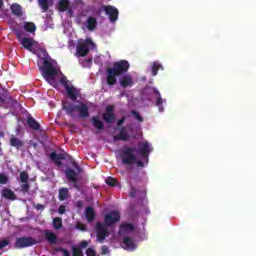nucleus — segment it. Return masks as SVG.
Segmentation results:
<instances>
[{
  "instance_id": "obj_33",
  "label": "nucleus",
  "mask_w": 256,
  "mask_h": 256,
  "mask_svg": "<svg viewBox=\"0 0 256 256\" xmlns=\"http://www.w3.org/2000/svg\"><path fill=\"white\" fill-rule=\"evenodd\" d=\"M52 225L54 229L59 230L61 227H63V220L59 217H56L53 219Z\"/></svg>"
},
{
  "instance_id": "obj_55",
  "label": "nucleus",
  "mask_w": 256,
  "mask_h": 256,
  "mask_svg": "<svg viewBox=\"0 0 256 256\" xmlns=\"http://www.w3.org/2000/svg\"><path fill=\"white\" fill-rule=\"evenodd\" d=\"M63 160H65V155L58 154V161H63Z\"/></svg>"
},
{
  "instance_id": "obj_35",
  "label": "nucleus",
  "mask_w": 256,
  "mask_h": 256,
  "mask_svg": "<svg viewBox=\"0 0 256 256\" xmlns=\"http://www.w3.org/2000/svg\"><path fill=\"white\" fill-rule=\"evenodd\" d=\"M20 181L21 183H29V173L23 171L20 173Z\"/></svg>"
},
{
  "instance_id": "obj_1",
  "label": "nucleus",
  "mask_w": 256,
  "mask_h": 256,
  "mask_svg": "<svg viewBox=\"0 0 256 256\" xmlns=\"http://www.w3.org/2000/svg\"><path fill=\"white\" fill-rule=\"evenodd\" d=\"M121 221V215L117 211H112L105 215L104 223L97 222L95 225L96 239L98 243H104L105 239L111 235L107 227H113L115 223Z\"/></svg>"
},
{
  "instance_id": "obj_22",
  "label": "nucleus",
  "mask_w": 256,
  "mask_h": 256,
  "mask_svg": "<svg viewBox=\"0 0 256 256\" xmlns=\"http://www.w3.org/2000/svg\"><path fill=\"white\" fill-rule=\"evenodd\" d=\"M27 125L28 127H30V129H33L34 131H39V129H41V125L39 124V122H37V120H35V118H33L32 116H28Z\"/></svg>"
},
{
  "instance_id": "obj_4",
  "label": "nucleus",
  "mask_w": 256,
  "mask_h": 256,
  "mask_svg": "<svg viewBox=\"0 0 256 256\" xmlns=\"http://www.w3.org/2000/svg\"><path fill=\"white\" fill-rule=\"evenodd\" d=\"M135 147L125 146L119 151L120 159L122 161V165H137V167H145V163L143 161L137 159V155H135Z\"/></svg>"
},
{
  "instance_id": "obj_32",
  "label": "nucleus",
  "mask_w": 256,
  "mask_h": 256,
  "mask_svg": "<svg viewBox=\"0 0 256 256\" xmlns=\"http://www.w3.org/2000/svg\"><path fill=\"white\" fill-rule=\"evenodd\" d=\"M159 69L163 70V64H161L159 62H153L152 68H151L153 77H155L157 75V73L159 72Z\"/></svg>"
},
{
  "instance_id": "obj_52",
  "label": "nucleus",
  "mask_w": 256,
  "mask_h": 256,
  "mask_svg": "<svg viewBox=\"0 0 256 256\" xmlns=\"http://www.w3.org/2000/svg\"><path fill=\"white\" fill-rule=\"evenodd\" d=\"M136 195H137V191L135 190L134 187H132L130 191V197L134 198Z\"/></svg>"
},
{
  "instance_id": "obj_39",
  "label": "nucleus",
  "mask_w": 256,
  "mask_h": 256,
  "mask_svg": "<svg viewBox=\"0 0 256 256\" xmlns=\"http://www.w3.org/2000/svg\"><path fill=\"white\" fill-rule=\"evenodd\" d=\"M72 251V256H83V250L81 248L73 246Z\"/></svg>"
},
{
  "instance_id": "obj_10",
  "label": "nucleus",
  "mask_w": 256,
  "mask_h": 256,
  "mask_svg": "<svg viewBox=\"0 0 256 256\" xmlns=\"http://www.w3.org/2000/svg\"><path fill=\"white\" fill-rule=\"evenodd\" d=\"M113 111H115V106L109 105L106 107V113L102 115V118L108 124L115 123V114L113 113Z\"/></svg>"
},
{
  "instance_id": "obj_18",
  "label": "nucleus",
  "mask_w": 256,
  "mask_h": 256,
  "mask_svg": "<svg viewBox=\"0 0 256 256\" xmlns=\"http://www.w3.org/2000/svg\"><path fill=\"white\" fill-rule=\"evenodd\" d=\"M123 245H124V249H126L127 251H135V240H133L130 237H125L123 239Z\"/></svg>"
},
{
  "instance_id": "obj_34",
  "label": "nucleus",
  "mask_w": 256,
  "mask_h": 256,
  "mask_svg": "<svg viewBox=\"0 0 256 256\" xmlns=\"http://www.w3.org/2000/svg\"><path fill=\"white\" fill-rule=\"evenodd\" d=\"M50 159H51L52 161H55L56 164H57L59 167H61V165H63V163H62L61 161H59V155H58L56 152H52V153L50 154Z\"/></svg>"
},
{
  "instance_id": "obj_12",
  "label": "nucleus",
  "mask_w": 256,
  "mask_h": 256,
  "mask_svg": "<svg viewBox=\"0 0 256 256\" xmlns=\"http://www.w3.org/2000/svg\"><path fill=\"white\" fill-rule=\"evenodd\" d=\"M153 93L156 95V107H158L160 113H163V111H165L163 103H166V100H163V97H161V92H159L157 88H153Z\"/></svg>"
},
{
  "instance_id": "obj_30",
  "label": "nucleus",
  "mask_w": 256,
  "mask_h": 256,
  "mask_svg": "<svg viewBox=\"0 0 256 256\" xmlns=\"http://www.w3.org/2000/svg\"><path fill=\"white\" fill-rule=\"evenodd\" d=\"M80 119H87L89 117V107L87 104H82V108H80V113H79Z\"/></svg>"
},
{
  "instance_id": "obj_15",
  "label": "nucleus",
  "mask_w": 256,
  "mask_h": 256,
  "mask_svg": "<svg viewBox=\"0 0 256 256\" xmlns=\"http://www.w3.org/2000/svg\"><path fill=\"white\" fill-rule=\"evenodd\" d=\"M65 91H66L69 99H71V101H77V97L79 95V90H77V88H75V86L66 87Z\"/></svg>"
},
{
  "instance_id": "obj_51",
  "label": "nucleus",
  "mask_w": 256,
  "mask_h": 256,
  "mask_svg": "<svg viewBox=\"0 0 256 256\" xmlns=\"http://www.w3.org/2000/svg\"><path fill=\"white\" fill-rule=\"evenodd\" d=\"M35 209H37V211H43L45 210V206L43 204H36Z\"/></svg>"
},
{
  "instance_id": "obj_31",
  "label": "nucleus",
  "mask_w": 256,
  "mask_h": 256,
  "mask_svg": "<svg viewBox=\"0 0 256 256\" xmlns=\"http://www.w3.org/2000/svg\"><path fill=\"white\" fill-rule=\"evenodd\" d=\"M38 5L42 9V13L49 11V0H38Z\"/></svg>"
},
{
  "instance_id": "obj_48",
  "label": "nucleus",
  "mask_w": 256,
  "mask_h": 256,
  "mask_svg": "<svg viewBox=\"0 0 256 256\" xmlns=\"http://www.w3.org/2000/svg\"><path fill=\"white\" fill-rule=\"evenodd\" d=\"M58 251H61V253H63V256H71V253L69 252V250L65 248H58Z\"/></svg>"
},
{
  "instance_id": "obj_21",
  "label": "nucleus",
  "mask_w": 256,
  "mask_h": 256,
  "mask_svg": "<svg viewBox=\"0 0 256 256\" xmlns=\"http://www.w3.org/2000/svg\"><path fill=\"white\" fill-rule=\"evenodd\" d=\"M10 9L12 11V15L15 17H23V8L21 5L14 3L10 6Z\"/></svg>"
},
{
  "instance_id": "obj_29",
  "label": "nucleus",
  "mask_w": 256,
  "mask_h": 256,
  "mask_svg": "<svg viewBox=\"0 0 256 256\" xmlns=\"http://www.w3.org/2000/svg\"><path fill=\"white\" fill-rule=\"evenodd\" d=\"M93 126L98 129V131H103V129L105 128L103 125V122L101 120H99L98 117L93 116L91 119Z\"/></svg>"
},
{
  "instance_id": "obj_13",
  "label": "nucleus",
  "mask_w": 256,
  "mask_h": 256,
  "mask_svg": "<svg viewBox=\"0 0 256 256\" xmlns=\"http://www.w3.org/2000/svg\"><path fill=\"white\" fill-rule=\"evenodd\" d=\"M119 83L124 89L127 87H133V77L130 74H125L119 78Z\"/></svg>"
},
{
  "instance_id": "obj_14",
  "label": "nucleus",
  "mask_w": 256,
  "mask_h": 256,
  "mask_svg": "<svg viewBox=\"0 0 256 256\" xmlns=\"http://www.w3.org/2000/svg\"><path fill=\"white\" fill-rule=\"evenodd\" d=\"M20 45H22L24 49H27V51H33V46L35 45V39L24 37L23 39H20Z\"/></svg>"
},
{
  "instance_id": "obj_5",
  "label": "nucleus",
  "mask_w": 256,
  "mask_h": 256,
  "mask_svg": "<svg viewBox=\"0 0 256 256\" xmlns=\"http://www.w3.org/2000/svg\"><path fill=\"white\" fill-rule=\"evenodd\" d=\"M94 45L93 40L91 38H87L86 40L80 42L76 47V53L78 57H87L89 55L90 47Z\"/></svg>"
},
{
  "instance_id": "obj_36",
  "label": "nucleus",
  "mask_w": 256,
  "mask_h": 256,
  "mask_svg": "<svg viewBox=\"0 0 256 256\" xmlns=\"http://www.w3.org/2000/svg\"><path fill=\"white\" fill-rule=\"evenodd\" d=\"M9 183V176L3 173H0V185H7Z\"/></svg>"
},
{
  "instance_id": "obj_26",
  "label": "nucleus",
  "mask_w": 256,
  "mask_h": 256,
  "mask_svg": "<svg viewBox=\"0 0 256 256\" xmlns=\"http://www.w3.org/2000/svg\"><path fill=\"white\" fill-rule=\"evenodd\" d=\"M69 197V188H61L58 192V199L59 201H66Z\"/></svg>"
},
{
  "instance_id": "obj_47",
  "label": "nucleus",
  "mask_w": 256,
  "mask_h": 256,
  "mask_svg": "<svg viewBox=\"0 0 256 256\" xmlns=\"http://www.w3.org/2000/svg\"><path fill=\"white\" fill-rule=\"evenodd\" d=\"M86 255L87 256H97L96 252L92 248H87Z\"/></svg>"
},
{
  "instance_id": "obj_42",
  "label": "nucleus",
  "mask_w": 256,
  "mask_h": 256,
  "mask_svg": "<svg viewBox=\"0 0 256 256\" xmlns=\"http://www.w3.org/2000/svg\"><path fill=\"white\" fill-rule=\"evenodd\" d=\"M76 229H79V231H87V225H85L83 223H78L76 225Z\"/></svg>"
},
{
  "instance_id": "obj_41",
  "label": "nucleus",
  "mask_w": 256,
  "mask_h": 256,
  "mask_svg": "<svg viewBox=\"0 0 256 256\" xmlns=\"http://www.w3.org/2000/svg\"><path fill=\"white\" fill-rule=\"evenodd\" d=\"M60 83L63 85L64 89H67L69 86V80H67V77L63 76L60 78Z\"/></svg>"
},
{
  "instance_id": "obj_57",
  "label": "nucleus",
  "mask_w": 256,
  "mask_h": 256,
  "mask_svg": "<svg viewBox=\"0 0 256 256\" xmlns=\"http://www.w3.org/2000/svg\"><path fill=\"white\" fill-rule=\"evenodd\" d=\"M0 103H5V99L0 96Z\"/></svg>"
},
{
  "instance_id": "obj_17",
  "label": "nucleus",
  "mask_w": 256,
  "mask_h": 256,
  "mask_svg": "<svg viewBox=\"0 0 256 256\" xmlns=\"http://www.w3.org/2000/svg\"><path fill=\"white\" fill-rule=\"evenodd\" d=\"M44 237L50 243V245L57 244V235L51 230H45Z\"/></svg>"
},
{
  "instance_id": "obj_6",
  "label": "nucleus",
  "mask_w": 256,
  "mask_h": 256,
  "mask_svg": "<svg viewBox=\"0 0 256 256\" xmlns=\"http://www.w3.org/2000/svg\"><path fill=\"white\" fill-rule=\"evenodd\" d=\"M37 245V239L33 237H20L17 238L14 244L16 249H27V247H33Z\"/></svg>"
},
{
  "instance_id": "obj_27",
  "label": "nucleus",
  "mask_w": 256,
  "mask_h": 256,
  "mask_svg": "<svg viewBox=\"0 0 256 256\" xmlns=\"http://www.w3.org/2000/svg\"><path fill=\"white\" fill-rule=\"evenodd\" d=\"M120 231L124 233H129L131 231H135V226L131 223H122L120 225Z\"/></svg>"
},
{
  "instance_id": "obj_3",
  "label": "nucleus",
  "mask_w": 256,
  "mask_h": 256,
  "mask_svg": "<svg viewBox=\"0 0 256 256\" xmlns=\"http://www.w3.org/2000/svg\"><path fill=\"white\" fill-rule=\"evenodd\" d=\"M129 62L127 60H119L113 63L112 67L106 69V83L108 87H113L117 84V77H121L129 71Z\"/></svg>"
},
{
  "instance_id": "obj_43",
  "label": "nucleus",
  "mask_w": 256,
  "mask_h": 256,
  "mask_svg": "<svg viewBox=\"0 0 256 256\" xmlns=\"http://www.w3.org/2000/svg\"><path fill=\"white\" fill-rule=\"evenodd\" d=\"M9 245V240L3 239L0 241V249H4V247H7Z\"/></svg>"
},
{
  "instance_id": "obj_8",
  "label": "nucleus",
  "mask_w": 256,
  "mask_h": 256,
  "mask_svg": "<svg viewBox=\"0 0 256 256\" xmlns=\"http://www.w3.org/2000/svg\"><path fill=\"white\" fill-rule=\"evenodd\" d=\"M84 104L85 103L83 102H79L78 105H74L73 103H66V104H63V109L64 111H66L69 117H71L72 119H75V111H78V113H80Z\"/></svg>"
},
{
  "instance_id": "obj_23",
  "label": "nucleus",
  "mask_w": 256,
  "mask_h": 256,
  "mask_svg": "<svg viewBox=\"0 0 256 256\" xmlns=\"http://www.w3.org/2000/svg\"><path fill=\"white\" fill-rule=\"evenodd\" d=\"M114 139H119L120 141H129V133L127 132V128L122 127L118 136H115Z\"/></svg>"
},
{
  "instance_id": "obj_20",
  "label": "nucleus",
  "mask_w": 256,
  "mask_h": 256,
  "mask_svg": "<svg viewBox=\"0 0 256 256\" xmlns=\"http://www.w3.org/2000/svg\"><path fill=\"white\" fill-rule=\"evenodd\" d=\"M95 210L93 209V207L88 206L86 207L85 210V217L88 223H93V221H95Z\"/></svg>"
},
{
  "instance_id": "obj_50",
  "label": "nucleus",
  "mask_w": 256,
  "mask_h": 256,
  "mask_svg": "<svg viewBox=\"0 0 256 256\" xmlns=\"http://www.w3.org/2000/svg\"><path fill=\"white\" fill-rule=\"evenodd\" d=\"M23 35V32L17 30L16 31V39H18L19 43H21V39H23V37H21Z\"/></svg>"
},
{
  "instance_id": "obj_11",
  "label": "nucleus",
  "mask_w": 256,
  "mask_h": 256,
  "mask_svg": "<svg viewBox=\"0 0 256 256\" xmlns=\"http://www.w3.org/2000/svg\"><path fill=\"white\" fill-rule=\"evenodd\" d=\"M66 179H68L71 183H74L75 189H79V185L77 184L78 174L74 169L68 168L65 170Z\"/></svg>"
},
{
  "instance_id": "obj_24",
  "label": "nucleus",
  "mask_w": 256,
  "mask_h": 256,
  "mask_svg": "<svg viewBox=\"0 0 256 256\" xmlns=\"http://www.w3.org/2000/svg\"><path fill=\"white\" fill-rule=\"evenodd\" d=\"M70 5L71 2L69 0H60L58 3V10L65 13V11H69Z\"/></svg>"
},
{
  "instance_id": "obj_56",
  "label": "nucleus",
  "mask_w": 256,
  "mask_h": 256,
  "mask_svg": "<svg viewBox=\"0 0 256 256\" xmlns=\"http://www.w3.org/2000/svg\"><path fill=\"white\" fill-rule=\"evenodd\" d=\"M73 165H74L75 169H78V170L80 169L79 166L75 162L73 163Z\"/></svg>"
},
{
  "instance_id": "obj_9",
  "label": "nucleus",
  "mask_w": 256,
  "mask_h": 256,
  "mask_svg": "<svg viewBox=\"0 0 256 256\" xmlns=\"http://www.w3.org/2000/svg\"><path fill=\"white\" fill-rule=\"evenodd\" d=\"M104 11L108 15L111 23H115L119 19V10L114 6H105Z\"/></svg>"
},
{
  "instance_id": "obj_7",
  "label": "nucleus",
  "mask_w": 256,
  "mask_h": 256,
  "mask_svg": "<svg viewBox=\"0 0 256 256\" xmlns=\"http://www.w3.org/2000/svg\"><path fill=\"white\" fill-rule=\"evenodd\" d=\"M151 151H153V147H151V144H149V142L144 141L138 143L137 153H139L142 159H149Z\"/></svg>"
},
{
  "instance_id": "obj_58",
  "label": "nucleus",
  "mask_w": 256,
  "mask_h": 256,
  "mask_svg": "<svg viewBox=\"0 0 256 256\" xmlns=\"http://www.w3.org/2000/svg\"><path fill=\"white\" fill-rule=\"evenodd\" d=\"M3 0H0V9H1V7H3Z\"/></svg>"
},
{
  "instance_id": "obj_44",
  "label": "nucleus",
  "mask_w": 256,
  "mask_h": 256,
  "mask_svg": "<svg viewBox=\"0 0 256 256\" xmlns=\"http://www.w3.org/2000/svg\"><path fill=\"white\" fill-rule=\"evenodd\" d=\"M91 63H93V59L88 58L82 62V65H83V67H88V65H91Z\"/></svg>"
},
{
  "instance_id": "obj_28",
  "label": "nucleus",
  "mask_w": 256,
  "mask_h": 256,
  "mask_svg": "<svg viewBox=\"0 0 256 256\" xmlns=\"http://www.w3.org/2000/svg\"><path fill=\"white\" fill-rule=\"evenodd\" d=\"M23 27L27 33H35V31H37V26H35L33 22H24Z\"/></svg>"
},
{
  "instance_id": "obj_53",
  "label": "nucleus",
  "mask_w": 256,
  "mask_h": 256,
  "mask_svg": "<svg viewBox=\"0 0 256 256\" xmlns=\"http://www.w3.org/2000/svg\"><path fill=\"white\" fill-rule=\"evenodd\" d=\"M123 123H125V117H122L121 119L118 120L117 126L121 127V125H123Z\"/></svg>"
},
{
  "instance_id": "obj_40",
  "label": "nucleus",
  "mask_w": 256,
  "mask_h": 256,
  "mask_svg": "<svg viewBox=\"0 0 256 256\" xmlns=\"http://www.w3.org/2000/svg\"><path fill=\"white\" fill-rule=\"evenodd\" d=\"M131 113L133 114L136 121L143 123V117H141V114H139V112H137V110H131Z\"/></svg>"
},
{
  "instance_id": "obj_2",
  "label": "nucleus",
  "mask_w": 256,
  "mask_h": 256,
  "mask_svg": "<svg viewBox=\"0 0 256 256\" xmlns=\"http://www.w3.org/2000/svg\"><path fill=\"white\" fill-rule=\"evenodd\" d=\"M38 53L41 57L43 65L40 67L44 79L48 83L55 81V77L59 75V70L53 65V58L49 56V52L45 48H39Z\"/></svg>"
},
{
  "instance_id": "obj_16",
  "label": "nucleus",
  "mask_w": 256,
  "mask_h": 256,
  "mask_svg": "<svg viewBox=\"0 0 256 256\" xmlns=\"http://www.w3.org/2000/svg\"><path fill=\"white\" fill-rule=\"evenodd\" d=\"M10 145L11 147H15V149H21L25 146V142L23 140L17 138L15 135L10 136Z\"/></svg>"
},
{
  "instance_id": "obj_37",
  "label": "nucleus",
  "mask_w": 256,
  "mask_h": 256,
  "mask_svg": "<svg viewBox=\"0 0 256 256\" xmlns=\"http://www.w3.org/2000/svg\"><path fill=\"white\" fill-rule=\"evenodd\" d=\"M105 183L109 185V187H116L117 186V180L113 177H108L105 180Z\"/></svg>"
},
{
  "instance_id": "obj_54",
  "label": "nucleus",
  "mask_w": 256,
  "mask_h": 256,
  "mask_svg": "<svg viewBox=\"0 0 256 256\" xmlns=\"http://www.w3.org/2000/svg\"><path fill=\"white\" fill-rule=\"evenodd\" d=\"M76 207H77V209H83V202L82 201H77L76 202Z\"/></svg>"
},
{
  "instance_id": "obj_19",
  "label": "nucleus",
  "mask_w": 256,
  "mask_h": 256,
  "mask_svg": "<svg viewBox=\"0 0 256 256\" xmlns=\"http://www.w3.org/2000/svg\"><path fill=\"white\" fill-rule=\"evenodd\" d=\"M2 197H4V199H8L9 201H15V199H17L15 192L9 188H4L2 190Z\"/></svg>"
},
{
  "instance_id": "obj_49",
  "label": "nucleus",
  "mask_w": 256,
  "mask_h": 256,
  "mask_svg": "<svg viewBox=\"0 0 256 256\" xmlns=\"http://www.w3.org/2000/svg\"><path fill=\"white\" fill-rule=\"evenodd\" d=\"M107 253H109V247L107 246H102L101 247V255H107Z\"/></svg>"
},
{
  "instance_id": "obj_25",
  "label": "nucleus",
  "mask_w": 256,
  "mask_h": 256,
  "mask_svg": "<svg viewBox=\"0 0 256 256\" xmlns=\"http://www.w3.org/2000/svg\"><path fill=\"white\" fill-rule=\"evenodd\" d=\"M86 23H87L88 31H94L95 28L97 27V18L90 16V17H88Z\"/></svg>"
},
{
  "instance_id": "obj_38",
  "label": "nucleus",
  "mask_w": 256,
  "mask_h": 256,
  "mask_svg": "<svg viewBox=\"0 0 256 256\" xmlns=\"http://www.w3.org/2000/svg\"><path fill=\"white\" fill-rule=\"evenodd\" d=\"M31 189V186L29 185V182H22L21 184V191L24 193V195Z\"/></svg>"
},
{
  "instance_id": "obj_45",
  "label": "nucleus",
  "mask_w": 256,
  "mask_h": 256,
  "mask_svg": "<svg viewBox=\"0 0 256 256\" xmlns=\"http://www.w3.org/2000/svg\"><path fill=\"white\" fill-rule=\"evenodd\" d=\"M65 211H67V207H66L65 205L59 206V208H58V213H59L60 215L65 214Z\"/></svg>"
},
{
  "instance_id": "obj_46",
  "label": "nucleus",
  "mask_w": 256,
  "mask_h": 256,
  "mask_svg": "<svg viewBox=\"0 0 256 256\" xmlns=\"http://www.w3.org/2000/svg\"><path fill=\"white\" fill-rule=\"evenodd\" d=\"M89 245V242L87 240H83L80 244L78 249H86V247Z\"/></svg>"
}]
</instances>
